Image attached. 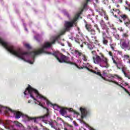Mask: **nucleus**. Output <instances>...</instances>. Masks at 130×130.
<instances>
[{"label":"nucleus","instance_id":"nucleus-1","mask_svg":"<svg viewBox=\"0 0 130 130\" xmlns=\"http://www.w3.org/2000/svg\"><path fill=\"white\" fill-rule=\"evenodd\" d=\"M24 94L26 98H29V97L32 98V99L35 101V103L36 104H38L40 106L43 107V108H46L44 107V105H45V103L44 102H46L48 106H49V105L52 106L55 110H58V111H59L60 110V108H61V107L56 105L51 104L50 102L40 94L37 90L32 88L30 85H28V87L25 89Z\"/></svg>","mask_w":130,"mask_h":130},{"label":"nucleus","instance_id":"nucleus-2","mask_svg":"<svg viewBox=\"0 0 130 130\" xmlns=\"http://www.w3.org/2000/svg\"><path fill=\"white\" fill-rule=\"evenodd\" d=\"M23 118H25L26 121H30V120H33L34 122H37L38 119L42 120V121H44L45 123H49L50 125H51V127L53 128H56L57 125L59 124L61 125V123H63V121L61 118H58L57 119V122L56 121H53L51 122H48V118H49V114L48 113V109H47V114L44 115V116L39 117L37 118H31L28 117L27 115L23 116Z\"/></svg>","mask_w":130,"mask_h":130},{"label":"nucleus","instance_id":"nucleus-3","mask_svg":"<svg viewBox=\"0 0 130 130\" xmlns=\"http://www.w3.org/2000/svg\"><path fill=\"white\" fill-rule=\"evenodd\" d=\"M91 53L94 55L93 56V60L95 64H99L101 68H106V69L109 68L110 65L108 63V59L105 57L103 54H100V55L96 54L95 49L93 50Z\"/></svg>","mask_w":130,"mask_h":130},{"label":"nucleus","instance_id":"nucleus-4","mask_svg":"<svg viewBox=\"0 0 130 130\" xmlns=\"http://www.w3.org/2000/svg\"><path fill=\"white\" fill-rule=\"evenodd\" d=\"M4 111L5 114H8V115H11L13 114L15 116V118L19 119L21 117V116L23 115L21 112L19 111H15L12 110L11 109H9L7 107H3L2 105H0V113H2V112Z\"/></svg>","mask_w":130,"mask_h":130},{"label":"nucleus","instance_id":"nucleus-5","mask_svg":"<svg viewBox=\"0 0 130 130\" xmlns=\"http://www.w3.org/2000/svg\"><path fill=\"white\" fill-rule=\"evenodd\" d=\"M53 55L55 56L59 62H67V63L73 64V62L70 61V58L69 57L62 55V54L58 52H54Z\"/></svg>","mask_w":130,"mask_h":130},{"label":"nucleus","instance_id":"nucleus-6","mask_svg":"<svg viewBox=\"0 0 130 130\" xmlns=\"http://www.w3.org/2000/svg\"><path fill=\"white\" fill-rule=\"evenodd\" d=\"M116 79L118 80V82L115 80ZM109 81H110V82H112V83L116 84V85H118V86H120V87H121V88H122V89H123V90H124V91H125V92H126V93L128 94L129 96H130V92L127 91V89H126V88H124L121 85V82H119V81H121V78L119 77L118 76H113L112 75H111L110 76Z\"/></svg>","mask_w":130,"mask_h":130},{"label":"nucleus","instance_id":"nucleus-7","mask_svg":"<svg viewBox=\"0 0 130 130\" xmlns=\"http://www.w3.org/2000/svg\"><path fill=\"white\" fill-rule=\"evenodd\" d=\"M83 9H82L81 12L76 15V16H75V18L72 21L70 22L66 21L65 22V27L67 31H69V30H70V28H72V27H74V25H76V22H77V20L79 19V17H80V15L82 14V12H83Z\"/></svg>","mask_w":130,"mask_h":130},{"label":"nucleus","instance_id":"nucleus-8","mask_svg":"<svg viewBox=\"0 0 130 130\" xmlns=\"http://www.w3.org/2000/svg\"><path fill=\"white\" fill-rule=\"evenodd\" d=\"M120 46L124 50H130V41L128 38L123 39L120 42Z\"/></svg>","mask_w":130,"mask_h":130},{"label":"nucleus","instance_id":"nucleus-9","mask_svg":"<svg viewBox=\"0 0 130 130\" xmlns=\"http://www.w3.org/2000/svg\"><path fill=\"white\" fill-rule=\"evenodd\" d=\"M100 23L101 25L102 29L103 30V35H106V33L109 34V28H108L107 25L105 24V22H104L103 20H102Z\"/></svg>","mask_w":130,"mask_h":130},{"label":"nucleus","instance_id":"nucleus-10","mask_svg":"<svg viewBox=\"0 0 130 130\" xmlns=\"http://www.w3.org/2000/svg\"><path fill=\"white\" fill-rule=\"evenodd\" d=\"M11 123L12 121L10 120H7L5 122H3V120H0V124H3V126H5L6 128L11 129V126H13V125H11Z\"/></svg>","mask_w":130,"mask_h":130},{"label":"nucleus","instance_id":"nucleus-11","mask_svg":"<svg viewBox=\"0 0 130 130\" xmlns=\"http://www.w3.org/2000/svg\"><path fill=\"white\" fill-rule=\"evenodd\" d=\"M105 35H103V44H104V45H107L108 43V41L107 40V39L108 40H110V43H112V38H111V37H107L106 36V37H104Z\"/></svg>","mask_w":130,"mask_h":130},{"label":"nucleus","instance_id":"nucleus-12","mask_svg":"<svg viewBox=\"0 0 130 130\" xmlns=\"http://www.w3.org/2000/svg\"><path fill=\"white\" fill-rule=\"evenodd\" d=\"M120 17L123 20L125 25L127 26H128L130 24V20L128 19V17H127V16L122 14L120 15Z\"/></svg>","mask_w":130,"mask_h":130},{"label":"nucleus","instance_id":"nucleus-13","mask_svg":"<svg viewBox=\"0 0 130 130\" xmlns=\"http://www.w3.org/2000/svg\"><path fill=\"white\" fill-rule=\"evenodd\" d=\"M85 27L87 30H88V31L91 35H95V34H96L95 30L91 28V25L89 24H86Z\"/></svg>","mask_w":130,"mask_h":130},{"label":"nucleus","instance_id":"nucleus-14","mask_svg":"<svg viewBox=\"0 0 130 130\" xmlns=\"http://www.w3.org/2000/svg\"><path fill=\"white\" fill-rule=\"evenodd\" d=\"M64 32L66 31H63L59 36L53 37V41H52L51 42H46V44H54L55 41L57 40L58 39H59V37L61 36V35H63Z\"/></svg>","mask_w":130,"mask_h":130},{"label":"nucleus","instance_id":"nucleus-15","mask_svg":"<svg viewBox=\"0 0 130 130\" xmlns=\"http://www.w3.org/2000/svg\"><path fill=\"white\" fill-rule=\"evenodd\" d=\"M89 14L87 16L88 19H90V20H92V23H94V20H93V19L95 18V17L94 16V13L93 12V10L92 9H89Z\"/></svg>","mask_w":130,"mask_h":130},{"label":"nucleus","instance_id":"nucleus-16","mask_svg":"<svg viewBox=\"0 0 130 130\" xmlns=\"http://www.w3.org/2000/svg\"><path fill=\"white\" fill-rule=\"evenodd\" d=\"M80 110L81 112V117L82 118H84L85 116H87V110L86 109V108H80Z\"/></svg>","mask_w":130,"mask_h":130},{"label":"nucleus","instance_id":"nucleus-17","mask_svg":"<svg viewBox=\"0 0 130 130\" xmlns=\"http://www.w3.org/2000/svg\"><path fill=\"white\" fill-rule=\"evenodd\" d=\"M121 69H122V73H123L124 76L126 78H127L128 79H130L129 75L125 73V71H126L127 69L126 67H125V65H124V66Z\"/></svg>","mask_w":130,"mask_h":130},{"label":"nucleus","instance_id":"nucleus-18","mask_svg":"<svg viewBox=\"0 0 130 130\" xmlns=\"http://www.w3.org/2000/svg\"><path fill=\"white\" fill-rule=\"evenodd\" d=\"M73 52H74V54H75V56L76 57H80V56L83 54H82V52H80L78 50H75L73 51Z\"/></svg>","mask_w":130,"mask_h":130},{"label":"nucleus","instance_id":"nucleus-19","mask_svg":"<svg viewBox=\"0 0 130 130\" xmlns=\"http://www.w3.org/2000/svg\"><path fill=\"white\" fill-rule=\"evenodd\" d=\"M124 66V64L123 62L121 61H118L116 67H117V69L119 70H121V69Z\"/></svg>","mask_w":130,"mask_h":130},{"label":"nucleus","instance_id":"nucleus-20","mask_svg":"<svg viewBox=\"0 0 130 130\" xmlns=\"http://www.w3.org/2000/svg\"><path fill=\"white\" fill-rule=\"evenodd\" d=\"M60 114L61 115H62L63 116H64V115H67V111H66V109L60 108V110H59Z\"/></svg>","mask_w":130,"mask_h":130},{"label":"nucleus","instance_id":"nucleus-21","mask_svg":"<svg viewBox=\"0 0 130 130\" xmlns=\"http://www.w3.org/2000/svg\"><path fill=\"white\" fill-rule=\"evenodd\" d=\"M99 13L101 16H104V18L106 19V20H108V16H107L104 11L102 10L99 11Z\"/></svg>","mask_w":130,"mask_h":130},{"label":"nucleus","instance_id":"nucleus-22","mask_svg":"<svg viewBox=\"0 0 130 130\" xmlns=\"http://www.w3.org/2000/svg\"><path fill=\"white\" fill-rule=\"evenodd\" d=\"M123 58V61L124 62L126 61H128L129 60V56L128 55H124L123 56H122Z\"/></svg>","mask_w":130,"mask_h":130},{"label":"nucleus","instance_id":"nucleus-23","mask_svg":"<svg viewBox=\"0 0 130 130\" xmlns=\"http://www.w3.org/2000/svg\"><path fill=\"white\" fill-rule=\"evenodd\" d=\"M111 13H112L113 15H114V13H115L116 14H118V15H119V13H120V11L118 9H116L115 10L113 9V10H111Z\"/></svg>","mask_w":130,"mask_h":130},{"label":"nucleus","instance_id":"nucleus-24","mask_svg":"<svg viewBox=\"0 0 130 130\" xmlns=\"http://www.w3.org/2000/svg\"><path fill=\"white\" fill-rule=\"evenodd\" d=\"M87 46L90 50H94V49H95V47L90 44H87Z\"/></svg>","mask_w":130,"mask_h":130},{"label":"nucleus","instance_id":"nucleus-25","mask_svg":"<svg viewBox=\"0 0 130 130\" xmlns=\"http://www.w3.org/2000/svg\"><path fill=\"white\" fill-rule=\"evenodd\" d=\"M35 39L37 40V41H40L41 39V37L39 35H37V36H35Z\"/></svg>","mask_w":130,"mask_h":130},{"label":"nucleus","instance_id":"nucleus-26","mask_svg":"<svg viewBox=\"0 0 130 130\" xmlns=\"http://www.w3.org/2000/svg\"><path fill=\"white\" fill-rule=\"evenodd\" d=\"M90 72H91V73H93L94 74H96L98 76H100V77H102V75H101V74L100 73V72H96L93 70H90Z\"/></svg>","mask_w":130,"mask_h":130},{"label":"nucleus","instance_id":"nucleus-27","mask_svg":"<svg viewBox=\"0 0 130 130\" xmlns=\"http://www.w3.org/2000/svg\"><path fill=\"white\" fill-rule=\"evenodd\" d=\"M64 130H72L73 129V126L71 125H68L67 127H64Z\"/></svg>","mask_w":130,"mask_h":130},{"label":"nucleus","instance_id":"nucleus-28","mask_svg":"<svg viewBox=\"0 0 130 130\" xmlns=\"http://www.w3.org/2000/svg\"><path fill=\"white\" fill-rule=\"evenodd\" d=\"M24 46L28 49H31V46L29 44H25Z\"/></svg>","mask_w":130,"mask_h":130},{"label":"nucleus","instance_id":"nucleus-29","mask_svg":"<svg viewBox=\"0 0 130 130\" xmlns=\"http://www.w3.org/2000/svg\"><path fill=\"white\" fill-rule=\"evenodd\" d=\"M113 3H119L120 4H122V0H112Z\"/></svg>","mask_w":130,"mask_h":130},{"label":"nucleus","instance_id":"nucleus-30","mask_svg":"<svg viewBox=\"0 0 130 130\" xmlns=\"http://www.w3.org/2000/svg\"><path fill=\"white\" fill-rule=\"evenodd\" d=\"M123 39H126V38H127V37H128V35H127V34H123Z\"/></svg>","mask_w":130,"mask_h":130},{"label":"nucleus","instance_id":"nucleus-31","mask_svg":"<svg viewBox=\"0 0 130 130\" xmlns=\"http://www.w3.org/2000/svg\"><path fill=\"white\" fill-rule=\"evenodd\" d=\"M114 36L116 39H117V40H119L120 39L119 35L117 34H114Z\"/></svg>","mask_w":130,"mask_h":130},{"label":"nucleus","instance_id":"nucleus-32","mask_svg":"<svg viewBox=\"0 0 130 130\" xmlns=\"http://www.w3.org/2000/svg\"><path fill=\"white\" fill-rule=\"evenodd\" d=\"M112 59L113 61V63H115V66H116L118 62H116V61L114 59V58H113V57H112Z\"/></svg>","mask_w":130,"mask_h":130},{"label":"nucleus","instance_id":"nucleus-33","mask_svg":"<svg viewBox=\"0 0 130 130\" xmlns=\"http://www.w3.org/2000/svg\"><path fill=\"white\" fill-rule=\"evenodd\" d=\"M63 14H64V15H65V16H67V17H70V16L69 15V13H68V12H67V11H66V10H64L63 11Z\"/></svg>","mask_w":130,"mask_h":130},{"label":"nucleus","instance_id":"nucleus-34","mask_svg":"<svg viewBox=\"0 0 130 130\" xmlns=\"http://www.w3.org/2000/svg\"><path fill=\"white\" fill-rule=\"evenodd\" d=\"M94 26L96 28V30L98 31L99 33H100V28L98 27V25L97 24L94 25Z\"/></svg>","mask_w":130,"mask_h":130},{"label":"nucleus","instance_id":"nucleus-35","mask_svg":"<svg viewBox=\"0 0 130 130\" xmlns=\"http://www.w3.org/2000/svg\"><path fill=\"white\" fill-rule=\"evenodd\" d=\"M117 54H119V55H121L122 56V52L120 51H117Z\"/></svg>","mask_w":130,"mask_h":130},{"label":"nucleus","instance_id":"nucleus-36","mask_svg":"<svg viewBox=\"0 0 130 130\" xmlns=\"http://www.w3.org/2000/svg\"><path fill=\"white\" fill-rule=\"evenodd\" d=\"M125 4H126V5L128 6V7L129 8V11L130 12V4H129V3H128V2L126 1H125Z\"/></svg>","mask_w":130,"mask_h":130},{"label":"nucleus","instance_id":"nucleus-37","mask_svg":"<svg viewBox=\"0 0 130 130\" xmlns=\"http://www.w3.org/2000/svg\"><path fill=\"white\" fill-rule=\"evenodd\" d=\"M82 59L84 61H87V58L86 57V56L83 55V57H82Z\"/></svg>","mask_w":130,"mask_h":130},{"label":"nucleus","instance_id":"nucleus-38","mask_svg":"<svg viewBox=\"0 0 130 130\" xmlns=\"http://www.w3.org/2000/svg\"><path fill=\"white\" fill-rule=\"evenodd\" d=\"M80 41H81V40H79L78 39H75V42H77V43H79V44H80Z\"/></svg>","mask_w":130,"mask_h":130},{"label":"nucleus","instance_id":"nucleus-39","mask_svg":"<svg viewBox=\"0 0 130 130\" xmlns=\"http://www.w3.org/2000/svg\"><path fill=\"white\" fill-rule=\"evenodd\" d=\"M109 55L111 57V58H112V57H113V55H112V52H109Z\"/></svg>","mask_w":130,"mask_h":130},{"label":"nucleus","instance_id":"nucleus-40","mask_svg":"<svg viewBox=\"0 0 130 130\" xmlns=\"http://www.w3.org/2000/svg\"><path fill=\"white\" fill-rule=\"evenodd\" d=\"M73 123L75 126H78V124L77 123V122H76V121H73Z\"/></svg>","mask_w":130,"mask_h":130},{"label":"nucleus","instance_id":"nucleus-41","mask_svg":"<svg viewBox=\"0 0 130 130\" xmlns=\"http://www.w3.org/2000/svg\"><path fill=\"white\" fill-rule=\"evenodd\" d=\"M68 46H69V47H71L72 46V44L68 42Z\"/></svg>","mask_w":130,"mask_h":130},{"label":"nucleus","instance_id":"nucleus-42","mask_svg":"<svg viewBox=\"0 0 130 130\" xmlns=\"http://www.w3.org/2000/svg\"><path fill=\"white\" fill-rule=\"evenodd\" d=\"M27 128H28V129L32 130V128L31 127H30V126H28L27 127Z\"/></svg>","mask_w":130,"mask_h":130},{"label":"nucleus","instance_id":"nucleus-43","mask_svg":"<svg viewBox=\"0 0 130 130\" xmlns=\"http://www.w3.org/2000/svg\"><path fill=\"white\" fill-rule=\"evenodd\" d=\"M85 38H86V40H85V41H89V38H88V37H85Z\"/></svg>","mask_w":130,"mask_h":130},{"label":"nucleus","instance_id":"nucleus-44","mask_svg":"<svg viewBox=\"0 0 130 130\" xmlns=\"http://www.w3.org/2000/svg\"><path fill=\"white\" fill-rule=\"evenodd\" d=\"M73 111V109L72 108H70L69 109V111Z\"/></svg>","mask_w":130,"mask_h":130},{"label":"nucleus","instance_id":"nucleus-45","mask_svg":"<svg viewBox=\"0 0 130 130\" xmlns=\"http://www.w3.org/2000/svg\"><path fill=\"white\" fill-rule=\"evenodd\" d=\"M55 130H60V129L59 128H58V127L55 128Z\"/></svg>","mask_w":130,"mask_h":130},{"label":"nucleus","instance_id":"nucleus-46","mask_svg":"<svg viewBox=\"0 0 130 130\" xmlns=\"http://www.w3.org/2000/svg\"><path fill=\"white\" fill-rule=\"evenodd\" d=\"M120 30L121 31V32L123 31V29H122V28H120Z\"/></svg>","mask_w":130,"mask_h":130},{"label":"nucleus","instance_id":"nucleus-47","mask_svg":"<svg viewBox=\"0 0 130 130\" xmlns=\"http://www.w3.org/2000/svg\"><path fill=\"white\" fill-rule=\"evenodd\" d=\"M125 10H129V7H125Z\"/></svg>","mask_w":130,"mask_h":130},{"label":"nucleus","instance_id":"nucleus-48","mask_svg":"<svg viewBox=\"0 0 130 130\" xmlns=\"http://www.w3.org/2000/svg\"><path fill=\"white\" fill-rule=\"evenodd\" d=\"M127 63H129L130 64V59L128 61H127Z\"/></svg>","mask_w":130,"mask_h":130},{"label":"nucleus","instance_id":"nucleus-49","mask_svg":"<svg viewBox=\"0 0 130 130\" xmlns=\"http://www.w3.org/2000/svg\"><path fill=\"white\" fill-rule=\"evenodd\" d=\"M25 31H28V29L26 27H25Z\"/></svg>","mask_w":130,"mask_h":130},{"label":"nucleus","instance_id":"nucleus-50","mask_svg":"<svg viewBox=\"0 0 130 130\" xmlns=\"http://www.w3.org/2000/svg\"><path fill=\"white\" fill-rule=\"evenodd\" d=\"M111 47L112 49H113H113H114V48L112 46H111Z\"/></svg>","mask_w":130,"mask_h":130},{"label":"nucleus","instance_id":"nucleus-51","mask_svg":"<svg viewBox=\"0 0 130 130\" xmlns=\"http://www.w3.org/2000/svg\"><path fill=\"white\" fill-rule=\"evenodd\" d=\"M61 45H62V46H64V44H61Z\"/></svg>","mask_w":130,"mask_h":130},{"label":"nucleus","instance_id":"nucleus-52","mask_svg":"<svg viewBox=\"0 0 130 130\" xmlns=\"http://www.w3.org/2000/svg\"><path fill=\"white\" fill-rule=\"evenodd\" d=\"M114 17H115L116 18H117V16H116V14H115V15H114Z\"/></svg>","mask_w":130,"mask_h":130},{"label":"nucleus","instance_id":"nucleus-53","mask_svg":"<svg viewBox=\"0 0 130 130\" xmlns=\"http://www.w3.org/2000/svg\"><path fill=\"white\" fill-rule=\"evenodd\" d=\"M80 46H81V47H83V44H81V45H80Z\"/></svg>","mask_w":130,"mask_h":130},{"label":"nucleus","instance_id":"nucleus-54","mask_svg":"<svg viewBox=\"0 0 130 130\" xmlns=\"http://www.w3.org/2000/svg\"><path fill=\"white\" fill-rule=\"evenodd\" d=\"M119 21L121 23H122V21L121 20H119Z\"/></svg>","mask_w":130,"mask_h":130},{"label":"nucleus","instance_id":"nucleus-55","mask_svg":"<svg viewBox=\"0 0 130 130\" xmlns=\"http://www.w3.org/2000/svg\"><path fill=\"white\" fill-rule=\"evenodd\" d=\"M28 103H31V101H28Z\"/></svg>","mask_w":130,"mask_h":130},{"label":"nucleus","instance_id":"nucleus-56","mask_svg":"<svg viewBox=\"0 0 130 130\" xmlns=\"http://www.w3.org/2000/svg\"><path fill=\"white\" fill-rule=\"evenodd\" d=\"M97 18H98V16L96 15V17H95V19H97Z\"/></svg>","mask_w":130,"mask_h":130},{"label":"nucleus","instance_id":"nucleus-57","mask_svg":"<svg viewBox=\"0 0 130 130\" xmlns=\"http://www.w3.org/2000/svg\"><path fill=\"white\" fill-rule=\"evenodd\" d=\"M96 3H98V0H95Z\"/></svg>","mask_w":130,"mask_h":130},{"label":"nucleus","instance_id":"nucleus-58","mask_svg":"<svg viewBox=\"0 0 130 130\" xmlns=\"http://www.w3.org/2000/svg\"><path fill=\"white\" fill-rule=\"evenodd\" d=\"M87 70H88L89 71H90V70L89 69V68H87Z\"/></svg>","mask_w":130,"mask_h":130},{"label":"nucleus","instance_id":"nucleus-59","mask_svg":"<svg viewBox=\"0 0 130 130\" xmlns=\"http://www.w3.org/2000/svg\"><path fill=\"white\" fill-rule=\"evenodd\" d=\"M36 128H37L36 127V128H34V129H36Z\"/></svg>","mask_w":130,"mask_h":130},{"label":"nucleus","instance_id":"nucleus-60","mask_svg":"<svg viewBox=\"0 0 130 130\" xmlns=\"http://www.w3.org/2000/svg\"><path fill=\"white\" fill-rule=\"evenodd\" d=\"M84 43H85V44H86V42H84Z\"/></svg>","mask_w":130,"mask_h":130},{"label":"nucleus","instance_id":"nucleus-61","mask_svg":"<svg viewBox=\"0 0 130 130\" xmlns=\"http://www.w3.org/2000/svg\"><path fill=\"white\" fill-rule=\"evenodd\" d=\"M23 25H24V27H25V24H23Z\"/></svg>","mask_w":130,"mask_h":130}]
</instances>
